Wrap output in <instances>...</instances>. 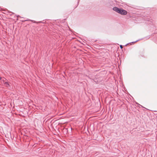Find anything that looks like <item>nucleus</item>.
Here are the masks:
<instances>
[{
  "mask_svg": "<svg viewBox=\"0 0 157 157\" xmlns=\"http://www.w3.org/2000/svg\"><path fill=\"white\" fill-rule=\"evenodd\" d=\"M113 10L117 13L123 15H125L127 13L126 10L119 9L117 7H114L113 8Z\"/></svg>",
  "mask_w": 157,
  "mask_h": 157,
  "instance_id": "nucleus-1",
  "label": "nucleus"
},
{
  "mask_svg": "<svg viewBox=\"0 0 157 157\" xmlns=\"http://www.w3.org/2000/svg\"><path fill=\"white\" fill-rule=\"evenodd\" d=\"M4 84L7 87H9L10 86L9 84L7 82H4Z\"/></svg>",
  "mask_w": 157,
  "mask_h": 157,
  "instance_id": "nucleus-2",
  "label": "nucleus"
},
{
  "mask_svg": "<svg viewBox=\"0 0 157 157\" xmlns=\"http://www.w3.org/2000/svg\"><path fill=\"white\" fill-rule=\"evenodd\" d=\"M120 47L121 49L123 48V46L122 45H120Z\"/></svg>",
  "mask_w": 157,
  "mask_h": 157,
  "instance_id": "nucleus-3",
  "label": "nucleus"
},
{
  "mask_svg": "<svg viewBox=\"0 0 157 157\" xmlns=\"http://www.w3.org/2000/svg\"><path fill=\"white\" fill-rule=\"evenodd\" d=\"M0 79H1V77H0Z\"/></svg>",
  "mask_w": 157,
  "mask_h": 157,
  "instance_id": "nucleus-4",
  "label": "nucleus"
}]
</instances>
